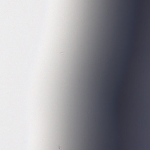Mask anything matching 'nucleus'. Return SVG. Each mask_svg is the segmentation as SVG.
Masks as SVG:
<instances>
[{"mask_svg":"<svg viewBox=\"0 0 150 150\" xmlns=\"http://www.w3.org/2000/svg\"><path fill=\"white\" fill-rule=\"evenodd\" d=\"M123 76H124V75H123Z\"/></svg>","mask_w":150,"mask_h":150,"instance_id":"7ed1b4c3","label":"nucleus"},{"mask_svg":"<svg viewBox=\"0 0 150 150\" xmlns=\"http://www.w3.org/2000/svg\"><path fill=\"white\" fill-rule=\"evenodd\" d=\"M122 67L124 69L130 68L131 67L130 66L128 65V64H125L123 66H122Z\"/></svg>","mask_w":150,"mask_h":150,"instance_id":"f257e3e1","label":"nucleus"},{"mask_svg":"<svg viewBox=\"0 0 150 150\" xmlns=\"http://www.w3.org/2000/svg\"><path fill=\"white\" fill-rule=\"evenodd\" d=\"M122 75H124V74H123Z\"/></svg>","mask_w":150,"mask_h":150,"instance_id":"f03ea898","label":"nucleus"}]
</instances>
